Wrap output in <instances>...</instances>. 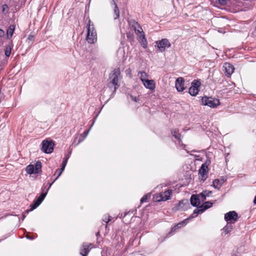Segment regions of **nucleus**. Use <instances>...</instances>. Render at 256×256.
<instances>
[{
	"mask_svg": "<svg viewBox=\"0 0 256 256\" xmlns=\"http://www.w3.org/2000/svg\"><path fill=\"white\" fill-rule=\"evenodd\" d=\"M108 218H107L106 217V218L103 219V221L105 222L107 224L110 220V216H108Z\"/></svg>",
	"mask_w": 256,
	"mask_h": 256,
	"instance_id": "4c0bfd02",
	"label": "nucleus"
},
{
	"mask_svg": "<svg viewBox=\"0 0 256 256\" xmlns=\"http://www.w3.org/2000/svg\"><path fill=\"white\" fill-rule=\"evenodd\" d=\"M186 220H184L182 221V222L178 224L176 226H177L178 228H180L181 227H182L186 224Z\"/></svg>",
	"mask_w": 256,
	"mask_h": 256,
	"instance_id": "f704fd0d",
	"label": "nucleus"
},
{
	"mask_svg": "<svg viewBox=\"0 0 256 256\" xmlns=\"http://www.w3.org/2000/svg\"><path fill=\"white\" fill-rule=\"evenodd\" d=\"M232 226L231 224H228L226 226H225L224 228V231L226 232V233L228 234L229 232H230L232 230Z\"/></svg>",
	"mask_w": 256,
	"mask_h": 256,
	"instance_id": "cd10ccee",
	"label": "nucleus"
},
{
	"mask_svg": "<svg viewBox=\"0 0 256 256\" xmlns=\"http://www.w3.org/2000/svg\"><path fill=\"white\" fill-rule=\"evenodd\" d=\"M120 70L118 68H116L112 70V73L110 74V88L112 87V86H114V91L119 87L118 84L119 80V76H120Z\"/></svg>",
	"mask_w": 256,
	"mask_h": 256,
	"instance_id": "f03ea898",
	"label": "nucleus"
},
{
	"mask_svg": "<svg viewBox=\"0 0 256 256\" xmlns=\"http://www.w3.org/2000/svg\"><path fill=\"white\" fill-rule=\"evenodd\" d=\"M46 195V192L42 193L40 196L34 201L33 204L30 205V210H26V212L28 214L30 211H32L38 207V206L42 202Z\"/></svg>",
	"mask_w": 256,
	"mask_h": 256,
	"instance_id": "1a4fd4ad",
	"label": "nucleus"
},
{
	"mask_svg": "<svg viewBox=\"0 0 256 256\" xmlns=\"http://www.w3.org/2000/svg\"><path fill=\"white\" fill-rule=\"evenodd\" d=\"M4 32L2 30L0 29V36L2 37V36H4Z\"/></svg>",
	"mask_w": 256,
	"mask_h": 256,
	"instance_id": "ea45409f",
	"label": "nucleus"
},
{
	"mask_svg": "<svg viewBox=\"0 0 256 256\" xmlns=\"http://www.w3.org/2000/svg\"><path fill=\"white\" fill-rule=\"evenodd\" d=\"M66 164H67V158H64L63 162H62V170H64V168L66 165Z\"/></svg>",
	"mask_w": 256,
	"mask_h": 256,
	"instance_id": "473e14b6",
	"label": "nucleus"
},
{
	"mask_svg": "<svg viewBox=\"0 0 256 256\" xmlns=\"http://www.w3.org/2000/svg\"><path fill=\"white\" fill-rule=\"evenodd\" d=\"M201 85V82L198 80H194L192 86L188 90V93L192 96H196L198 94L199 89L198 88Z\"/></svg>",
	"mask_w": 256,
	"mask_h": 256,
	"instance_id": "423d86ee",
	"label": "nucleus"
},
{
	"mask_svg": "<svg viewBox=\"0 0 256 256\" xmlns=\"http://www.w3.org/2000/svg\"><path fill=\"white\" fill-rule=\"evenodd\" d=\"M208 168L206 162L203 164L198 170L199 178L204 181L207 177Z\"/></svg>",
	"mask_w": 256,
	"mask_h": 256,
	"instance_id": "0eeeda50",
	"label": "nucleus"
},
{
	"mask_svg": "<svg viewBox=\"0 0 256 256\" xmlns=\"http://www.w3.org/2000/svg\"><path fill=\"white\" fill-rule=\"evenodd\" d=\"M91 21L88 20V24L87 25V36L86 40L90 44L94 43L97 40V35L96 30L94 28V24H90Z\"/></svg>",
	"mask_w": 256,
	"mask_h": 256,
	"instance_id": "f257e3e1",
	"label": "nucleus"
},
{
	"mask_svg": "<svg viewBox=\"0 0 256 256\" xmlns=\"http://www.w3.org/2000/svg\"><path fill=\"white\" fill-rule=\"evenodd\" d=\"M218 3L222 6H225L226 4V0H218Z\"/></svg>",
	"mask_w": 256,
	"mask_h": 256,
	"instance_id": "c9c22d12",
	"label": "nucleus"
},
{
	"mask_svg": "<svg viewBox=\"0 0 256 256\" xmlns=\"http://www.w3.org/2000/svg\"><path fill=\"white\" fill-rule=\"evenodd\" d=\"M172 190H166L163 193H162L160 195L161 198L160 200H158V201L160 200H169L170 198V196L172 194Z\"/></svg>",
	"mask_w": 256,
	"mask_h": 256,
	"instance_id": "f3484780",
	"label": "nucleus"
},
{
	"mask_svg": "<svg viewBox=\"0 0 256 256\" xmlns=\"http://www.w3.org/2000/svg\"><path fill=\"white\" fill-rule=\"evenodd\" d=\"M42 150L46 154H50L54 150V144L52 140H43L42 142Z\"/></svg>",
	"mask_w": 256,
	"mask_h": 256,
	"instance_id": "39448f33",
	"label": "nucleus"
},
{
	"mask_svg": "<svg viewBox=\"0 0 256 256\" xmlns=\"http://www.w3.org/2000/svg\"><path fill=\"white\" fill-rule=\"evenodd\" d=\"M46 195V192L42 193L40 196L34 201L33 204L30 205V210H26V212L28 214L30 211H32L38 207V206L42 202Z\"/></svg>",
	"mask_w": 256,
	"mask_h": 256,
	"instance_id": "9b49d317",
	"label": "nucleus"
},
{
	"mask_svg": "<svg viewBox=\"0 0 256 256\" xmlns=\"http://www.w3.org/2000/svg\"><path fill=\"white\" fill-rule=\"evenodd\" d=\"M157 46L161 52H164L166 48H170L171 46L170 43L166 38H163L160 40L156 42Z\"/></svg>",
	"mask_w": 256,
	"mask_h": 256,
	"instance_id": "6e6552de",
	"label": "nucleus"
},
{
	"mask_svg": "<svg viewBox=\"0 0 256 256\" xmlns=\"http://www.w3.org/2000/svg\"><path fill=\"white\" fill-rule=\"evenodd\" d=\"M225 180H226L224 178L220 180L216 179L213 181V186L216 188L219 189Z\"/></svg>",
	"mask_w": 256,
	"mask_h": 256,
	"instance_id": "6ab92c4d",
	"label": "nucleus"
},
{
	"mask_svg": "<svg viewBox=\"0 0 256 256\" xmlns=\"http://www.w3.org/2000/svg\"><path fill=\"white\" fill-rule=\"evenodd\" d=\"M212 204L210 202H204L203 204L200 206V208H202V211H204L208 208L212 207Z\"/></svg>",
	"mask_w": 256,
	"mask_h": 256,
	"instance_id": "5701e85b",
	"label": "nucleus"
},
{
	"mask_svg": "<svg viewBox=\"0 0 256 256\" xmlns=\"http://www.w3.org/2000/svg\"><path fill=\"white\" fill-rule=\"evenodd\" d=\"M224 67L225 68L226 74L228 76H230L234 72V66L230 63H225Z\"/></svg>",
	"mask_w": 256,
	"mask_h": 256,
	"instance_id": "2eb2a0df",
	"label": "nucleus"
},
{
	"mask_svg": "<svg viewBox=\"0 0 256 256\" xmlns=\"http://www.w3.org/2000/svg\"><path fill=\"white\" fill-rule=\"evenodd\" d=\"M12 44H9L7 46L6 48L4 54L6 56L8 57L10 56V54H11V50L12 48Z\"/></svg>",
	"mask_w": 256,
	"mask_h": 256,
	"instance_id": "a878e982",
	"label": "nucleus"
},
{
	"mask_svg": "<svg viewBox=\"0 0 256 256\" xmlns=\"http://www.w3.org/2000/svg\"><path fill=\"white\" fill-rule=\"evenodd\" d=\"M71 154V152H69L68 154L66 156V157L64 158H67V160H68V158H69V154Z\"/></svg>",
	"mask_w": 256,
	"mask_h": 256,
	"instance_id": "a18cd8bd",
	"label": "nucleus"
},
{
	"mask_svg": "<svg viewBox=\"0 0 256 256\" xmlns=\"http://www.w3.org/2000/svg\"><path fill=\"white\" fill-rule=\"evenodd\" d=\"M88 130L87 132H84L82 134H80V136H82L84 135V138L82 140H79L78 143H80L82 142L88 134Z\"/></svg>",
	"mask_w": 256,
	"mask_h": 256,
	"instance_id": "72a5a7b5",
	"label": "nucleus"
},
{
	"mask_svg": "<svg viewBox=\"0 0 256 256\" xmlns=\"http://www.w3.org/2000/svg\"><path fill=\"white\" fill-rule=\"evenodd\" d=\"M184 82V78L182 77H179L176 80L175 85L178 91L182 92L185 89Z\"/></svg>",
	"mask_w": 256,
	"mask_h": 256,
	"instance_id": "4468645a",
	"label": "nucleus"
},
{
	"mask_svg": "<svg viewBox=\"0 0 256 256\" xmlns=\"http://www.w3.org/2000/svg\"><path fill=\"white\" fill-rule=\"evenodd\" d=\"M254 203L256 204V196L254 198Z\"/></svg>",
	"mask_w": 256,
	"mask_h": 256,
	"instance_id": "de8ad7c7",
	"label": "nucleus"
},
{
	"mask_svg": "<svg viewBox=\"0 0 256 256\" xmlns=\"http://www.w3.org/2000/svg\"><path fill=\"white\" fill-rule=\"evenodd\" d=\"M112 1L114 5V14L115 15V17L114 18V19L116 20L118 19L120 16V10L117 4H116L114 1V0H112Z\"/></svg>",
	"mask_w": 256,
	"mask_h": 256,
	"instance_id": "b1692460",
	"label": "nucleus"
},
{
	"mask_svg": "<svg viewBox=\"0 0 256 256\" xmlns=\"http://www.w3.org/2000/svg\"><path fill=\"white\" fill-rule=\"evenodd\" d=\"M22 217H23V218H22V219H24V218H25V215H24V214H23Z\"/></svg>",
	"mask_w": 256,
	"mask_h": 256,
	"instance_id": "8fccbe9b",
	"label": "nucleus"
},
{
	"mask_svg": "<svg viewBox=\"0 0 256 256\" xmlns=\"http://www.w3.org/2000/svg\"><path fill=\"white\" fill-rule=\"evenodd\" d=\"M91 245H83V248L81 250L80 254L82 256H87V254L90 252L89 246Z\"/></svg>",
	"mask_w": 256,
	"mask_h": 256,
	"instance_id": "4be33fe9",
	"label": "nucleus"
},
{
	"mask_svg": "<svg viewBox=\"0 0 256 256\" xmlns=\"http://www.w3.org/2000/svg\"><path fill=\"white\" fill-rule=\"evenodd\" d=\"M232 256H236V254H233L232 255Z\"/></svg>",
	"mask_w": 256,
	"mask_h": 256,
	"instance_id": "3c124183",
	"label": "nucleus"
},
{
	"mask_svg": "<svg viewBox=\"0 0 256 256\" xmlns=\"http://www.w3.org/2000/svg\"><path fill=\"white\" fill-rule=\"evenodd\" d=\"M201 210L202 208H200V206L198 208L195 209L192 214V216H196L199 213L204 212V211H202Z\"/></svg>",
	"mask_w": 256,
	"mask_h": 256,
	"instance_id": "c85d7f7f",
	"label": "nucleus"
},
{
	"mask_svg": "<svg viewBox=\"0 0 256 256\" xmlns=\"http://www.w3.org/2000/svg\"><path fill=\"white\" fill-rule=\"evenodd\" d=\"M26 172L28 174H36L42 171V163L40 161H37L34 166L30 164L26 168Z\"/></svg>",
	"mask_w": 256,
	"mask_h": 256,
	"instance_id": "7ed1b4c3",
	"label": "nucleus"
},
{
	"mask_svg": "<svg viewBox=\"0 0 256 256\" xmlns=\"http://www.w3.org/2000/svg\"><path fill=\"white\" fill-rule=\"evenodd\" d=\"M46 195V192L42 193L40 196L34 201L33 204L30 205V210H26V212L28 214L30 211H32L38 207V206L42 202Z\"/></svg>",
	"mask_w": 256,
	"mask_h": 256,
	"instance_id": "9d476101",
	"label": "nucleus"
},
{
	"mask_svg": "<svg viewBox=\"0 0 256 256\" xmlns=\"http://www.w3.org/2000/svg\"><path fill=\"white\" fill-rule=\"evenodd\" d=\"M14 30H15V26L14 25L12 24L8 27V28L7 30V32H6V36L8 39H9L12 37L13 33L14 31Z\"/></svg>",
	"mask_w": 256,
	"mask_h": 256,
	"instance_id": "412c9836",
	"label": "nucleus"
},
{
	"mask_svg": "<svg viewBox=\"0 0 256 256\" xmlns=\"http://www.w3.org/2000/svg\"><path fill=\"white\" fill-rule=\"evenodd\" d=\"M202 101L204 105L208 106L211 108H215L220 104V101L218 99L212 97L204 96L202 98Z\"/></svg>",
	"mask_w": 256,
	"mask_h": 256,
	"instance_id": "20e7f679",
	"label": "nucleus"
},
{
	"mask_svg": "<svg viewBox=\"0 0 256 256\" xmlns=\"http://www.w3.org/2000/svg\"><path fill=\"white\" fill-rule=\"evenodd\" d=\"M140 38H142V42H143L144 41L145 42H146V39L145 38V36L144 34H142V35L140 36Z\"/></svg>",
	"mask_w": 256,
	"mask_h": 256,
	"instance_id": "58836bf2",
	"label": "nucleus"
},
{
	"mask_svg": "<svg viewBox=\"0 0 256 256\" xmlns=\"http://www.w3.org/2000/svg\"><path fill=\"white\" fill-rule=\"evenodd\" d=\"M172 134L174 138L178 140H180V134L176 130H174L172 131Z\"/></svg>",
	"mask_w": 256,
	"mask_h": 256,
	"instance_id": "bb28decb",
	"label": "nucleus"
},
{
	"mask_svg": "<svg viewBox=\"0 0 256 256\" xmlns=\"http://www.w3.org/2000/svg\"><path fill=\"white\" fill-rule=\"evenodd\" d=\"M178 229V228L177 226L176 225L172 228L170 232H175Z\"/></svg>",
	"mask_w": 256,
	"mask_h": 256,
	"instance_id": "e433bc0d",
	"label": "nucleus"
},
{
	"mask_svg": "<svg viewBox=\"0 0 256 256\" xmlns=\"http://www.w3.org/2000/svg\"><path fill=\"white\" fill-rule=\"evenodd\" d=\"M63 171H64V170H62V168H60V172H58V176H57L56 177V178L52 182V183H51V184H50V186H49V188H50L51 186L52 185V184H53V183H54V182H55V181L58 179V177H59V176L62 174V172H63Z\"/></svg>",
	"mask_w": 256,
	"mask_h": 256,
	"instance_id": "7c9ffc66",
	"label": "nucleus"
},
{
	"mask_svg": "<svg viewBox=\"0 0 256 256\" xmlns=\"http://www.w3.org/2000/svg\"><path fill=\"white\" fill-rule=\"evenodd\" d=\"M140 78L142 82H144V80H148V74L146 72H140L138 73V75H140Z\"/></svg>",
	"mask_w": 256,
	"mask_h": 256,
	"instance_id": "393cba45",
	"label": "nucleus"
},
{
	"mask_svg": "<svg viewBox=\"0 0 256 256\" xmlns=\"http://www.w3.org/2000/svg\"><path fill=\"white\" fill-rule=\"evenodd\" d=\"M130 98H132V100H134V101L136 102H137V99H136V97H134V96H132L131 95L130 96Z\"/></svg>",
	"mask_w": 256,
	"mask_h": 256,
	"instance_id": "37998d69",
	"label": "nucleus"
},
{
	"mask_svg": "<svg viewBox=\"0 0 256 256\" xmlns=\"http://www.w3.org/2000/svg\"><path fill=\"white\" fill-rule=\"evenodd\" d=\"M238 218V214L235 211H230L224 215V220L226 222H230V223H234Z\"/></svg>",
	"mask_w": 256,
	"mask_h": 256,
	"instance_id": "f8f14e48",
	"label": "nucleus"
},
{
	"mask_svg": "<svg viewBox=\"0 0 256 256\" xmlns=\"http://www.w3.org/2000/svg\"><path fill=\"white\" fill-rule=\"evenodd\" d=\"M206 190L203 191L198 196H200L202 198V201H204L206 199V194H206Z\"/></svg>",
	"mask_w": 256,
	"mask_h": 256,
	"instance_id": "2f4dec72",
	"label": "nucleus"
},
{
	"mask_svg": "<svg viewBox=\"0 0 256 256\" xmlns=\"http://www.w3.org/2000/svg\"><path fill=\"white\" fill-rule=\"evenodd\" d=\"M28 39L29 40H33L34 39V36H32V35L29 36L28 38Z\"/></svg>",
	"mask_w": 256,
	"mask_h": 256,
	"instance_id": "79ce46f5",
	"label": "nucleus"
},
{
	"mask_svg": "<svg viewBox=\"0 0 256 256\" xmlns=\"http://www.w3.org/2000/svg\"><path fill=\"white\" fill-rule=\"evenodd\" d=\"M254 26L255 28V31L256 32V22L254 23Z\"/></svg>",
	"mask_w": 256,
	"mask_h": 256,
	"instance_id": "49530a36",
	"label": "nucleus"
},
{
	"mask_svg": "<svg viewBox=\"0 0 256 256\" xmlns=\"http://www.w3.org/2000/svg\"><path fill=\"white\" fill-rule=\"evenodd\" d=\"M26 237L29 239H32V238L30 236H26Z\"/></svg>",
	"mask_w": 256,
	"mask_h": 256,
	"instance_id": "09e8293b",
	"label": "nucleus"
},
{
	"mask_svg": "<svg viewBox=\"0 0 256 256\" xmlns=\"http://www.w3.org/2000/svg\"><path fill=\"white\" fill-rule=\"evenodd\" d=\"M150 198V195H148V194H146V195H144V196H143L142 197V198L140 199V202L141 203H143L144 202H146L148 198Z\"/></svg>",
	"mask_w": 256,
	"mask_h": 256,
	"instance_id": "c756f323",
	"label": "nucleus"
},
{
	"mask_svg": "<svg viewBox=\"0 0 256 256\" xmlns=\"http://www.w3.org/2000/svg\"><path fill=\"white\" fill-rule=\"evenodd\" d=\"M189 204L187 200H183L179 202L178 204H176L175 206L172 208V210L174 212L178 210H184L187 208V206H188Z\"/></svg>",
	"mask_w": 256,
	"mask_h": 256,
	"instance_id": "ddd939ff",
	"label": "nucleus"
},
{
	"mask_svg": "<svg viewBox=\"0 0 256 256\" xmlns=\"http://www.w3.org/2000/svg\"><path fill=\"white\" fill-rule=\"evenodd\" d=\"M130 24L131 25L132 27L134 30V31L138 32H142V30L140 25L138 24V22H136L134 20H131L130 22Z\"/></svg>",
	"mask_w": 256,
	"mask_h": 256,
	"instance_id": "dca6fc26",
	"label": "nucleus"
},
{
	"mask_svg": "<svg viewBox=\"0 0 256 256\" xmlns=\"http://www.w3.org/2000/svg\"><path fill=\"white\" fill-rule=\"evenodd\" d=\"M71 154V152H69L68 154L66 156V157L64 158H67V160H68V158H69V154Z\"/></svg>",
	"mask_w": 256,
	"mask_h": 256,
	"instance_id": "c03bdc74",
	"label": "nucleus"
},
{
	"mask_svg": "<svg viewBox=\"0 0 256 256\" xmlns=\"http://www.w3.org/2000/svg\"><path fill=\"white\" fill-rule=\"evenodd\" d=\"M212 193V191H208L206 190V196H210V195Z\"/></svg>",
	"mask_w": 256,
	"mask_h": 256,
	"instance_id": "a19ab883",
	"label": "nucleus"
},
{
	"mask_svg": "<svg viewBox=\"0 0 256 256\" xmlns=\"http://www.w3.org/2000/svg\"><path fill=\"white\" fill-rule=\"evenodd\" d=\"M144 85L146 88L153 90L155 88V83L153 80H147L143 82Z\"/></svg>",
	"mask_w": 256,
	"mask_h": 256,
	"instance_id": "a211bd4d",
	"label": "nucleus"
},
{
	"mask_svg": "<svg viewBox=\"0 0 256 256\" xmlns=\"http://www.w3.org/2000/svg\"><path fill=\"white\" fill-rule=\"evenodd\" d=\"M190 203L194 206H197L200 204V200L197 196L192 195L190 198Z\"/></svg>",
	"mask_w": 256,
	"mask_h": 256,
	"instance_id": "aec40b11",
	"label": "nucleus"
}]
</instances>
